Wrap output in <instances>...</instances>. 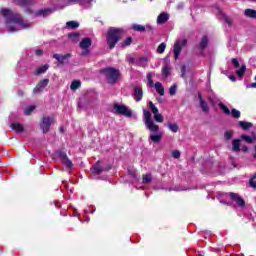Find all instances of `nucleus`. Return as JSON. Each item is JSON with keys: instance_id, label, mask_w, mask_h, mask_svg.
Returning <instances> with one entry per match:
<instances>
[{"instance_id": "49530a36", "label": "nucleus", "mask_w": 256, "mask_h": 256, "mask_svg": "<svg viewBox=\"0 0 256 256\" xmlns=\"http://www.w3.org/2000/svg\"><path fill=\"white\" fill-rule=\"evenodd\" d=\"M172 157L174 159H179V157H181V152L179 150L172 151Z\"/></svg>"}, {"instance_id": "a211bd4d", "label": "nucleus", "mask_w": 256, "mask_h": 256, "mask_svg": "<svg viewBox=\"0 0 256 256\" xmlns=\"http://www.w3.org/2000/svg\"><path fill=\"white\" fill-rule=\"evenodd\" d=\"M232 151H234V153H239V151H241V140L239 139L233 140Z\"/></svg>"}, {"instance_id": "4468645a", "label": "nucleus", "mask_w": 256, "mask_h": 256, "mask_svg": "<svg viewBox=\"0 0 256 256\" xmlns=\"http://www.w3.org/2000/svg\"><path fill=\"white\" fill-rule=\"evenodd\" d=\"M134 99L139 102L143 99V89L141 87L134 88Z\"/></svg>"}, {"instance_id": "6ab92c4d", "label": "nucleus", "mask_w": 256, "mask_h": 256, "mask_svg": "<svg viewBox=\"0 0 256 256\" xmlns=\"http://www.w3.org/2000/svg\"><path fill=\"white\" fill-rule=\"evenodd\" d=\"M154 87L159 95H161L162 97L163 95H165V88L163 87V84H161V82H156L154 84Z\"/></svg>"}, {"instance_id": "69168bd1", "label": "nucleus", "mask_w": 256, "mask_h": 256, "mask_svg": "<svg viewBox=\"0 0 256 256\" xmlns=\"http://www.w3.org/2000/svg\"><path fill=\"white\" fill-rule=\"evenodd\" d=\"M250 1H254V2H256V0H250Z\"/></svg>"}, {"instance_id": "f03ea898", "label": "nucleus", "mask_w": 256, "mask_h": 256, "mask_svg": "<svg viewBox=\"0 0 256 256\" xmlns=\"http://www.w3.org/2000/svg\"><path fill=\"white\" fill-rule=\"evenodd\" d=\"M125 31L123 28L110 27L106 35V43L109 49H115V45L121 41Z\"/></svg>"}, {"instance_id": "f257e3e1", "label": "nucleus", "mask_w": 256, "mask_h": 256, "mask_svg": "<svg viewBox=\"0 0 256 256\" xmlns=\"http://www.w3.org/2000/svg\"><path fill=\"white\" fill-rule=\"evenodd\" d=\"M0 15L5 19V28L8 33H17V31H23L33 27V24L25 20L21 14L9 8H1Z\"/></svg>"}, {"instance_id": "4c0bfd02", "label": "nucleus", "mask_w": 256, "mask_h": 256, "mask_svg": "<svg viewBox=\"0 0 256 256\" xmlns=\"http://www.w3.org/2000/svg\"><path fill=\"white\" fill-rule=\"evenodd\" d=\"M149 107H150L153 115H157V113H159V108H157L153 102H151V101L149 102Z\"/></svg>"}, {"instance_id": "cd10ccee", "label": "nucleus", "mask_w": 256, "mask_h": 256, "mask_svg": "<svg viewBox=\"0 0 256 256\" xmlns=\"http://www.w3.org/2000/svg\"><path fill=\"white\" fill-rule=\"evenodd\" d=\"M91 171L95 175H99V173H103V168H101V165H99V163H97L96 165H94L92 167Z\"/></svg>"}, {"instance_id": "052dcab7", "label": "nucleus", "mask_w": 256, "mask_h": 256, "mask_svg": "<svg viewBox=\"0 0 256 256\" xmlns=\"http://www.w3.org/2000/svg\"><path fill=\"white\" fill-rule=\"evenodd\" d=\"M250 179L255 180L256 179V173Z\"/></svg>"}, {"instance_id": "5701e85b", "label": "nucleus", "mask_w": 256, "mask_h": 256, "mask_svg": "<svg viewBox=\"0 0 256 256\" xmlns=\"http://www.w3.org/2000/svg\"><path fill=\"white\" fill-rule=\"evenodd\" d=\"M150 139L153 143H160L161 139H163V133L151 134Z\"/></svg>"}, {"instance_id": "864d4df0", "label": "nucleus", "mask_w": 256, "mask_h": 256, "mask_svg": "<svg viewBox=\"0 0 256 256\" xmlns=\"http://www.w3.org/2000/svg\"><path fill=\"white\" fill-rule=\"evenodd\" d=\"M35 55H37L38 57L43 55V50H36Z\"/></svg>"}, {"instance_id": "3c124183", "label": "nucleus", "mask_w": 256, "mask_h": 256, "mask_svg": "<svg viewBox=\"0 0 256 256\" xmlns=\"http://www.w3.org/2000/svg\"><path fill=\"white\" fill-rule=\"evenodd\" d=\"M224 21H225L229 26H231L232 21H231V18H229V16H224Z\"/></svg>"}, {"instance_id": "b1692460", "label": "nucleus", "mask_w": 256, "mask_h": 256, "mask_svg": "<svg viewBox=\"0 0 256 256\" xmlns=\"http://www.w3.org/2000/svg\"><path fill=\"white\" fill-rule=\"evenodd\" d=\"M47 69H49V64H44L36 69L35 75H41L45 73Z\"/></svg>"}, {"instance_id": "2f4dec72", "label": "nucleus", "mask_w": 256, "mask_h": 256, "mask_svg": "<svg viewBox=\"0 0 256 256\" xmlns=\"http://www.w3.org/2000/svg\"><path fill=\"white\" fill-rule=\"evenodd\" d=\"M35 109H36L35 105L28 106L25 108L24 114L29 116V115H31V113H33L35 111Z\"/></svg>"}, {"instance_id": "a19ab883", "label": "nucleus", "mask_w": 256, "mask_h": 256, "mask_svg": "<svg viewBox=\"0 0 256 256\" xmlns=\"http://www.w3.org/2000/svg\"><path fill=\"white\" fill-rule=\"evenodd\" d=\"M68 37L69 39H71V41H74L75 43L79 41V33L69 34Z\"/></svg>"}, {"instance_id": "09e8293b", "label": "nucleus", "mask_w": 256, "mask_h": 256, "mask_svg": "<svg viewBox=\"0 0 256 256\" xmlns=\"http://www.w3.org/2000/svg\"><path fill=\"white\" fill-rule=\"evenodd\" d=\"M232 63L236 69H239V60H237V58H233Z\"/></svg>"}, {"instance_id": "473e14b6", "label": "nucleus", "mask_w": 256, "mask_h": 256, "mask_svg": "<svg viewBox=\"0 0 256 256\" xmlns=\"http://www.w3.org/2000/svg\"><path fill=\"white\" fill-rule=\"evenodd\" d=\"M200 107H201V109H202V111L204 112V113H207L208 111H209V105L207 104V102H205V100H202L201 102H200Z\"/></svg>"}, {"instance_id": "e433bc0d", "label": "nucleus", "mask_w": 256, "mask_h": 256, "mask_svg": "<svg viewBox=\"0 0 256 256\" xmlns=\"http://www.w3.org/2000/svg\"><path fill=\"white\" fill-rule=\"evenodd\" d=\"M167 48V44H165V42H162L158 48H157V53H165V49Z\"/></svg>"}, {"instance_id": "423d86ee", "label": "nucleus", "mask_w": 256, "mask_h": 256, "mask_svg": "<svg viewBox=\"0 0 256 256\" xmlns=\"http://www.w3.org/2000/svg\"><path fill=\"white\" fill-rule=\"evenodd\" d=\"M13 3L15 5H18L19 7H22L24 9L25 13H33V10L31 9V5H33V0H13Z\"/></svg>"}, {"instance_id": "20e7f679", "label": "nucleus", "mask_w": 256, "mask_h": 256, "mask_svg": "<svg viewBox=\"0 0 256 256\" xmlns=\"http://www.w3.org/2000/svg\"><path fill=\"white\" fill-rule=\"evenodd\" d=\"M144 114V123L148 130L152 133H157L159 131V125L155 124L153 118H151V112L149 110H143Z\"/></svg>"}, {"instance_id": "a878e982", "label": "nucleus", "mask_w": 256, "mask_h": 256, "mask_svg": "<svg viewBox=\"0 0 256 256\" xmlns=\"http://www.w3.org/2000/svg\"><path fill=\"white\" fill-rule=\"evenodd\" d=\"M53 59H56L59 65H63V63H65V55L63 54H54Z\"/></svg>"}, {"instance_id": "79ce46f5", "label": "nucleus", "mask_w": 256, "mask_h": 256, "mask_svg": "<svg viewBox=\"0 0 256 256\" xmlns=\"http://www.w3.org/2000/svg\"><path fill=\"white\" fill-rule=\"evenodd\" d=\"M131 43H133V38L128 37V38L125 39L124 42L122 43V47H129V45H131Z\"/></svg>"}, {"instance_id": "58836bf2", "label": "nucleus", "mask_w": 256, "mask_h": 256, "mask_svg": "<svg viewBox=\"0 0 256 256\" xmlns=\"http://www.w3.org/2000/svg\"><path fill=\"white\" fill-rule=\"evenodd\" d=\"M137 65H139V67H145V65H147V58L140 57L139 61L137 62Z\"/></svg>"}, {"instance_id": "412c9836", "label": "nucleus", "mask_w": 256, "mask_h": 256, "mask_svg": "<svg viewBox=\"0 0 256 256\" xmlns=\"http://www.w3.org/2000/svg\"><path fill=\"white\" fill-rule=\"evenodd\" d=\"M238 125H239V127H241V129H244V131H249V129H251V127H253V123L245 122V121H239Z\"/></svg>"}, {"instance_id": "9b49d317", "label": "nucleus", "mask_w": 256, "mask_h": 256, "mask_svg": "<svg viewBox=\"0 0 256 256\" xmlns=\"http://www.w3.org/2000/svg\"><path fill=\"white\" fill-rule=\"evenodd\" d=\"M49 85V79H44L42 81H40L35 88L33 89V94L37 95V93H41L43 92V89H45V87H47Z\"/></svg>"}, {"instance_id": "bf43d9fd", "label": "nucleus", "mask_w": 256, "mask_h": 256, "mask_svg": "<svg viewBox=\"0 0 256 256\" xmlns=\"http://www.w3.org/2000/svg\"><path fill=\"white\" fill-rule=\"evenodd\" d=\"M231 81H235V76H230Z\"/></svg>"}, {"instance_id": "2eb2a0df", "label": "nucleus", "mask_w": 256, "mask_h": 256, "mask_svg": "<svg viewBox=\"0 0 256 256\" xmlns=\"http://www.w3.org/2000/svg\"><path fill=\"white\" fill-rule=\"evenodd\" d=\"M65 169L67 173H73V169H75V164L67 156L65 157Z\"/></svg>"}, {"instance_id": "6e6552de", "label": "nucleus", "mask_w": 256, "mask_h": 256, "mask_svg": "<svg viewBox=\"0 0 256 256\" xmlns=\"http://www.w3.org/2000/svg\"><path fill=\"white\" fill-rule=\"evenodd\" d=\"M91 45H92L91 38L82 39V41L80 42V48L83 50L81 53L83 57H88L90 53L89 47H91Z\"/></svg>"}, {"instance_id": "0eeeda50", "label": "nucleus", "mask_w": 256, "mask_h": 256, "mask_svg": "<svg viewBox=\"0 0 256 256\" xmlns=\"http://www.w3.org/2000/svg\"><path fill=\"white\" fill-rule=\"evenodd\" d=\"M186 45H187V40L186 39L177 40L174 43L173 53H174L175 60L179 59V56L181 55V51H183V47H185Z\"/></svg>"}, {"instance_id": "c03bdc74", "label": "nucleus", "mask_w": 256, "mask_h": 256, "mask_svg": "<svg viewBox=\"0 0 256 256\" xmlns=\"http://www.w3.org/2000/svg\"><path fill=\"white\" fill-rule=\"evenodd\" d=\"M240 137H241V139H243V141H245L246 143H253V138H252L251 136L241 135Z\"/></svg>"}, {"instance_id": "f3484780", "label": "nucleus", "mask_w": 256, "mask_h": 256, "mask_svg": "<svg viewBox=\"0 0 256 256\" xmlns=\"http://www.w3.org/2000/svg\"><path fill=\"white\" fill-rule=\"evenodd\" d=\"M52 13H53V9H51V8H44V9L38 10L36 12V15L42 16V17H47V15H51Z\"/></svg>"}, {"instance_id": "c756f323", "label": "nucleus", "mask_w": 256, "mask_h": 256, "mask_svg": "<svg viewBox=\"0 0 256 256\" xmlns=\"http://www.w3.org/2000/svg\"><path fill=\"white\" fill-rule=\"evenodd\" d=\"M79 87H81V81L78 80H74L70 85V89H72V91H77Z\"/></svg>"}, {"instance_id": "aec40b11", "label": "nucleus", "mask_w": 256, "mask_h": 256, "mask_svg": "<svg viewBox=\"0 0 256 256\" xmlns=\"http://www.w3.org/2000/svg\"><path fill=\"white\" fill-rule=\"evenodd\" d=\"M207 45H209V38L207 36H203L199 44V50L204 51Z\"/></svg>"}, {"instance_id": "f704fd0d", "label": "nucleus", "mask_w": 256, "mask_h": 256, "mask_svg": "<svg viewBox=\"0 0 256 256\" xmlns=\"http://www.w3.org/2000/svg\"><path fill=\"white\" fill-rule=\"evenodd\" d=\"M230 115H232L234 119H239V117H241V111L233 108L232 111L230 112Z\"/></svg>"}, {"instance_id": "a18cd8bd", "label": "nucleus", "mask_w": 256, "mask_h": 256, "mask_svg": "<svg viewBox=\"0 0 256 256\" xmlns=\"http://www.w3.org/2000/svg\"><path fill=\"white\" fill-rule=\"evenodd\" d=\"M224 137H225V139L227 141H229V139H232V137H233V130L226 131L225 134H224Z\"/></svg>"}, {"instance_id": "bb28decb", "label": "nucleus", "mask_w": 256, "mask_h": 256, "mask_svg": "<svg viewBox=\"0 0 256 256\" xmlns=\"http://www.w3.org/2000/svg\"><path fill=\"white\" fill-rule=\"evenodd\" d=\"M168 129L172 131V133H177V131H179V125L177 123L168 122Z\"/></svg>"}, {"instance_id": "c9c22d12", "label": "nucleus", "mask_w": 256, "mask_h": 256, "mask_svg": "<svg viewBox=\"0 0 256 256\" xmlns=\"http://www.w3.org/2000/svg\"><path fill=\"white\" fill-rule=\"evenodd\" d=\"M246 70L247 67L245 65H242L241 68L236 71V75H238V77H243V75H245Z\"/></svg>"}, {"instance_id": "5fc2aeb1", "label": "nucleus", "mask_w": 256, "mask_h": 256, "mask_svg": "<svg viewBox=\"0 0 256 256\" xmlns=\"http://www.w3.org/2000/svg\"><path fill=\"white\" fill-rule=\"evenodd\" d=\"M128 62L129 63H135V58H133V57L128 58Z\"/></svg>"}, {"instance_id": "8fccbe9b", "label": "nucleus", "mask_w": 256, "mask_h": 256, "mask_svg": "<svg viewBox=\"0 0 256 256\" xmlns=\"http://www.w3.org/2000/svg\"><path fill=\"white\" fill-rule=\"evenodd\" d=\"M249 185H250V187H252V189H256V181L255 180L250 179L249 180Z\"/></svg>"}, {"instance_id": "37998d69", "label": "nucleus", "mask_w": 256, "mask_h": 256, "mask_svg": "<svg viewBox=\"0 0 256 256\" xmlns=\"http://www.w3.org/2000/svg\"><path fill=\"white\" fill-rule=\"evenodd\" d=\"M169 94H170L171 96L177 95V84H174V85H172V86L170 87V89H169Z\"/></svg>"}, {"instance_id": "e2e57ef3", "label": "nucleus", "mask_w": 256, "mask_h": 256, "mask_svg": "<svg viewBox=\"0 0 256 256\" xmlns=\"http://www.w3.org/2000/svg\"><path fill=\"white\" fill-rule=\"evenodd\" d=\"M60 131H63V127L60 128Z\"/></svg>"}, {"instance_id": "72a5a7b5", "label": "nucleus", "mask_w": 256, "mask_h": 256, "mask_svg": "<svg viewBox=\"0 0 256 256\" xmlns=\"http://www.w3.org/2000/svg\"><path fill=\"white\" fill-rule=\"evenodd\" d=\"M219 107L223 111V113H225V115H231V110H229V108L225 104L220 103Z\"/></svg>"}, {"instance_id": "1a4fd4ad", "label": "nucleus", "mask_w": 256, "mask_h": 256, "mask_svg": "<svg viewBox=\"0 0 256 256\" xmlns=\"http://www.w3.org/2000/svg\"><path fill=\"white\" fill-rule=\"evenodd\" d=\"M51 123H53V119L50 117H44L40 124V129H42L43 133H48L51 128Z\"/></svg>"}, {"instance_id": "6e6d98bb", "label": "nucleus", "mask_w": 256, "mask_h": 256, "mask_svg": "<svg viewBox=\"0 0 256 256\" xmlns=\"http://www.w3.org/2000/svg\"><path fill=\"white\" fill-rule=\"evenodd\" d=\"M198 99H199L200 103H201L202 101H204V100H203V96L201 95V93H198Z\"/></svg>"}, {"instance_id": "f8f14e48", "label": "nucleus", "mask_w": 256, "mask_h": 256, "mask_svg": "<svg viewBox=\"0 0 256 256\" xmlns=\"http://www.w3.org/2000/svg\"><path fill=\"white\" fill-rule=\"evenodd\" d=\"M132 29L134 31H138L139 33H144V31H152V27L147 25V26H143L141 24H134L132 25Z\"/></svg>"}, {"instance_id": "4d7b16f0", "label": "nucleus", "mask_w": 256, "mask_h": 256, "mask_svg": "<svg viewBox=\"0 0 256 256\" xmlns=\"http://www.w3.org/2000/svg\"><path fill=\"white\" fill-rule=\"evenodd\" d=\"M248 150H249V148L247 146L242 147V151L246 152Z\"/></svg>"}, {"instance_id": "13d9d810", "label": "nucleus", "mask_w": 256, "mask_h": 256, "mask_svg": "<svg viewBox=\"0 0 256 256\" xmlns=\"http://www.w3.org/2000/svg\"><path fill=\"white\" fill-rule=\"evenodd\" d=\"M255 154L253 155V158L256 159V146H254Z\"/></svg>"}, {"instance_id": "ddd939ff", "label": "nucleus", "mask_w": 256, "mask_h": 256, "mask_svg": "<svg viewBox=\"0 0 256 256\" xmlns=\"http://www.w3.org/2000/svg\"><path fill=\"white\" fill-rule=\"evenodd\" d=\"M10 128L12 129V131H15L16 133H23V131H25V127L23 126V124L19 122L12 123L10 125Z\"/></svg>"}, {"instance_id": "393cba45", "label": "nucleus", "mask_w": 256, "mask_h": 256, "mask_svg": "<svg viewBox=\"0 0 256 256\" xmlns=\"http://www.w3.org/2000/svg\"><path fill=\"white\" fill-rule=\"evenodd\" d=\"M169 75H171V66L165 65L162 69V76L164 77V79H167Z\"/></svg>"}, {"instance_id": "ea45409f", "label": "nucleus", "mask_w": 256, "mask_h": 256, "mask_svg": "<svg viewBox=\"0 0 256 256\" xmlns=\"http://www.w3.org/2000/svg\"><path fill=\"white\" fill-rule=\"evenodd\" d=\"M154 121H156V123H163V115H161L159 112L154 114Z\"/></svg>"}, {"instance_id": "c85d7f7f", "label": "nucleus", "mask_w": 256, "mask_h": 256, "mask_svg": "<svg viewBox=\"0 0 256 256\" xmlns=\"http://www.w3.org/2000/svg\"><path fill=\"white\" fill-rule=\"evenodd\" d=\"M66 26L68 29H77V27H79V22L77 21H68L66 23Z\"/></svg>"}, {"instance_id": "9d476101", "label": "nucleus", "mask_w": 256, "mask_h": 256, "mask_svg": "<svg viewBox=\"0 0 256 256\" xmlns=\"http://www.w3.org/2000/svg\"><path fill=\"white\" fill-rule=\"evenodd\" d=\"M228 195L230 199H232V201H234V203L238 205V207H241V208L245 207V200H243V198H241L239 194L230 192Z\"/></svg>"}, {"instance_id": "680f3d73", "label": "nucleus", "mask_w": 256, "mask_h": 256, "mask_svg": "<svg viewBox=\"0 0 256 256\" xmlns=\"http://www.w3.org/2000/svg\"><path fill=\"white\" fill-rule=\"evenodd\" d=\"M182 71H183V73L185 72V66L182 67Z\"/></svg>"}, {"instance_id": "de8ad7c7", "label": "nucleus", "mask_w": 256, "mask_h": 256, "mask_svg": "<svg viewBox=\"0 0 256 256\" xmlns=\"http://www.w3.org/2000/svg\"><path fill=\"white\" fill-rule=\"evenodd\" d=\"M147 81H148L150 87H153V76L151 74L147 75Z\"/></svg>"}, {"instance_id": "4be33fe9", "label": "nucleus", "mask_w": 256, "mask_h": 256, "mask_svg": "<svg viewBox=\"0 0 256 256\" xmlns=\"http://www.w3.org/2000/svg\"><path fill=\"white\" fill-rule=\"evenodd\" d=\"M244 15L249 19H256V10L248 8L244 11Z\"/></svg>"}, {"instance_id": "39448f33", "label": "nucleus", "mask_w": 256, "mask_h": 256, "mask_svg": "<svg viewBox=\"0 0 256 256\" xmlns=\"http://www.w3.org/2000/svg\"><path fill=\"white\" fill-rule=\"evenodd\" d=\"M113 109H114V113L116 115H123L124 117H132L133 116V112L131 111V109H129V107H127L125 105L115 103L113 105Z\"/></svg>"}, {"instance_id": "dca6fc26", "label": "nucleus", "mask_w": 256, "mask_h": 256, "mask_svg": "<svg viewBox=\"0 0 256 256\" xmlns=\"http://www.w3.org/2000/svg\"><path fill=\"white\" fill-rule=\"evenodd\" d=\"M166 21H169V14L162 12L157 17V23H158V25H163V24H165Z\"/></svg>"}, {"instance_id": "7ed1b4c3", "label": "nucleus", "mask_w": 256, "mask_h": 256, "mask_svg": "<svg viewBox=\"0 0 256 256\" xmlns=\"http://www.w3.org/2000/svg\"><path fill=\"white\" fill-rule=\"evenodd\" d=\"M102 73L105 75L107 82L110 85H115V83H119V79H121V72L112 67L104 68L102 70Z\"/></svg>"}, {"instance_id": "0e129e2a", "label": "nucleus", "mask_w": 256, "mask_h": 256, "mask_svg": "<svg viewBox=\"0 0 256 256\" xmlns=\"http://www.w3.org/2000/svg\"><path fill=\"white\" fill-rule=\"evenodd\" d=\"M66 57H69V54H66Z\"/></svg>"}, {"instance_id": "603ef678", "label": "nucleus", "mask_w": 256, "mask_h": 256, "mask_svg": "<svg viewBox=\"0 0 256 256\" xmlns=\"http://www.w3.org/2000/svg\"><path fill=\"white\" fill-rule=\"evenodd\" d=\"M68 3L71 4V3H83V0H68Z\"/></svg>"}, {"instance_id": "7c9ffc66", "label": "nucleus", "mask_w": 256, "mask_h": 256, "mask_svg": "<svg viewBox=\"0 0 256 256\" xmlns=\"http://www.w3.org/2000/svg\"><path fill=\"white\" fill-rule=\"evenodd\" d=\"M142 181L144 184L147 185V184L151 183V181H153V177L151 176V174H144L142 176Z\"/></svg>"}]
</instances>
